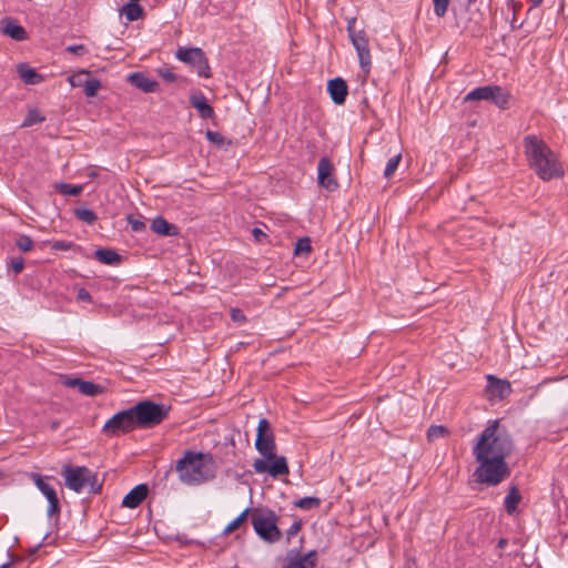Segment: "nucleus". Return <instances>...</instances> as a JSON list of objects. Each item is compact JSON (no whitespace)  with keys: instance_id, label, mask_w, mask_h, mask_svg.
Here are the masks:
<instances>
[{"instance_id":"8","label":"nucleus","mask_w":568,"mask_h":568,"mask_svg":"<svg viewBox=\"0 0 568 568\" xmlns=\"http://www.w3.org/2000/svg\"><path fill=\"white\" fill-rule=\"evenodd\" d=\"M134 429L138 428L131 407L114 414L102 427V432L110 437L126 434Z\"/></svg>"},{"instance_id":"45","label":"nucleus","mask_w":568,"mask_h":568,"mask_svg":"<svg viewBox=\"0 0 568 568\" xmlns=\"http://www.w3.org/2000/svg\"><path fill=\"white\" fill-rule=\"evenodd\" d=\"M159 75L168 82L175 81V73L168 67H161L158 69Z\"/></svg>"},{"instance_id":"31","label":"nucleus","mask_w":568,"mask_h":568,"mask_svg":"<svg viewBox=\"0 0 568 568\" xmlns=\"http://www.w3.org/2000/svg\"><path fill=\"white\" fill-rule=\"evenodd\" d=\"M55 189H57V191H59V193H61L63 195H72V196H78L83 190L82 185L70 184V183H58L55 185Z\"/></svg>"},{"instance_id":"32","label":"nucleus","mask_w":568,"mask_h":568,"mask_svg":"<svg viewBox=\"0 0 568 568\" xmlns=\"http://www.w3.org/2000/svg\"><path fill=\"white\" fill-rule=\"evenodd\" d=\"M74 215L77 216V219L88 224H93L98 219L97 214L92 210L87 207L75 209Z\"/></svg>"},{"instance_id":"25","label":"nucleus","mask_w":568,"mask_h":568,"mask_svg":"<svg viewBox=\"0 0 568 568\" xmlns=\"http://www.w3.org/2000/svg\"><path fill=\"white\" fill-rule=\"evenodd\" d=\"M510 100V94L500 85H491L490 102L499 109H506Z\"/></svg>"},{"instance_id":"51","label":"nucleus","mask_w":568,"mask_h":568,"mask_svg":"<svg viewBox=\"0 0 568 568\" xmlns=\"http://www.w3.org/2000/svg\"><path fill=\"white\" fill-rule=\"evenodd\" d=\"M300 528H301V524H300L298 521H294V523L291 525V527L288 528V530H287V536H288V538H290V537H292V536H294V535H296V534H297V531L300 530Z\"/></svg>"},{"instance_id":"52","label":"nucleus","mask_w":568,"mask_h":568,"mask_svg":"<svg viewBox=\"0 0 568 568\" xmlns=\"http://www.w3.org/2000/svg\"><path fill=\"white\" fill-rule=\"evenodd\" d=\"M252 233H253L254 237H255L257 241H260L262 236H263V237H265V236H266V234H265L262 230H260V229H257V227L253 229Z\"/></svg>"},{"instance_id":"15","label":"nucleus","mask_w":568,"mask_h":568,"mask_svg":"<svg viewBox=\"0 0 568 568\" xmlns=\"http://www.w3.org/2000/svg\"><path fill=\"white\" fill-rule=\"evenodd\" d=\"M255 448L263 456L262 459L271 460L275 458L276 444L273 434L256 435Z\"/></svg>"},{"instance_id":"10","label":"nucleus","mask_w":568,"mask_h":568,"mask_svg":"<svg viewBox=\"0 0 568 568\" xmlns=\"http://www.w3.org/2000/svg\"><path fill=\"white\" fill-rule=\"evenodd\" d=\"M253 469L256 474L268 473L273 478L288 474V466L284 456H276L275 458L267 459H255L253 463Z\"/></svg>"},{"instance_id":"9","label":"nucleus","mask_w":568,"mask_h":568,"mask_svg":"<svg viewBox=\"0 0 568 568\" xmlns=\"http://www.w3.org/2000/svg\"><path fill=\"white\" fill-rule=\"evenodd\" d=\"M30 479L37 486V488L42 493V495L47 498L49 506L47 509L48 517H52L59 515L61 511L60 501L57 495L55 489L51 486L45 479L48 477H43L38 473H31L29 475Z\"/></svg>"},{"instance_id":"18","label":"nucleus","mask_w":568,"mask_h":568,"mask_svg":"<svg viewBox=\"0 0 568 568\" xmlns=\"http://www.w3.org/2000/svg\"><path fill=\"white\" fill-rule=\"evenodd\" d=\"M149 487L146 484H139L132 488L123 498L122 506L126 508H136L148 496Z\"/></svg>"},{"instance_id":"38","label":"nucleus","mask_w":568,"mask_h":568,"mask_svg":"<svg viewBox=\"0 0 568 568\" xmlns=\"http://www.w3.org/2000/svg\"><path fill=\"white\" fill-rule=\"evenodd\" d=\"M89 75H90L89 71H80L79 73L72 74L71 77H69V82H70L71 87H73V88L83 87L84 79Z\"/></svg>"},{"instance_id":"48","label":"nucleus","mask_w":568,"mask_h":568,"mask_svg":"<svg viewBox=\"0 0 568 568\" xmlns=\"http://www.w3.org/2000/svg\"><path fill=\"white\" fill-rule=\"evenodd\" d=\"M77 300L80 302L90 303L92 301V296L85 288L81 287L77 292Z\"/></svg>"},{"instance_id":"54","label":"nucleus","mask_w":568,"mask_h":568,"mask_svg":"<svg viewBox=\"0 0 568 568\" xmlns=\"http://www.w3.org/2000/svg\"><path fill=\"white\" fill-rule=\"evenodd\" d=\"M531 2L534 7H537L542 2V0H531Z\"/></svg>"},{"instance_id":"21","label":"nucleus","mask_w":568,"mask_h":568,"mask_svg":"<svg viewBox=\"0 0 568 568\" xmlns=\"http://www.w3.org/2000/svg\"><path fill=\"white\" fill-rule=\"evenodd\" d=\"M129 80L132 85H134L138 89H141L144 92H153L158 87V83L154 80L146 77L142 72H134L130 74Z\"/></svg>"},{"instance_id":"23","label":"nucleus","mask_w":568,"mask_h":568,"mask_svg":"<svg viewBox=\"0 0 568 568\" xmlns=\"http://www.w3.org/2000/svg\"><path fill=\"white\" fill-rule=\"evenodd\" d=\"M17 72L26 84L34 85L43 81V77L27 63H20L17 67Z\"/></svg>"},{"instance_id":"14","label":"nucleus","mask_w":568,"mask_h":568,"mask_svg":"<svg viewBox=\"0 0 568 568\" xmlns=\"http://www.w3.org/2000/svg\"><path fill=\"white\" fill-rule=\"evenodd\" d=\"M487 389L491 397L504 399L511 393V385L506 379H500L494 375H487Z\"/></svg>"},{"instance_id":"27","label":"nucleus","mask_w":568,"mask_h":568,"mask_svg":"<svg viewBox=\"0 0 568 568\" xmlns=\"http://www.w3.org/2000/svg\"><path fill=\"white\" fill-rule=\"evenodd\" d=\"M120 12L128 21H135L142 17L143 8L138 2L130 1L121 8Z\"/></svg>"},{"instance_id":"24","label":"nucleus","mask_w":568,"mask_h":568,"mask_svg":"<svg viewBox=\"0 0 568 568\" xmlns=\"http://www.w3.org/2000/svg\"><path fill=\"white\" fill-rule=\"evenodd\" d=\"M94 257L105 265H118L121 262V255L112 248H98Z\"/></svg>"},{"instance_id":"44","label":"nucleus","mask_w":568,"mask_h":568,"mask_svg":"<svg viewBox=\"0 0 568 568\" xmlns=\"http://www.w3.org/2000/svg\"><path fill=\"white\" fill-rule=\"evenodd\" d=\"M65 51L79 57H82L89 52L85 45L83 44H71L65 48Z\"/></svg>"},{"instance_id":"4","label":"nucleus","mask_w":568,"mask_h":568,"mask_svg":"<svg viewBox=\"0 0 568 568\" xmlns=\"http://www.w3.org/2000/svg\"><path fill=\"white\" fill-rule=\"evenodd\" d=\"M61 474L65 486L75 493L89 488V491L97 494L102 488V485L98 483L97 475L84 466L64 465Z\"/></svg>"},{"instance_id":"36","label":"nucleus","mask_w":568,"mask_h":568,"mask_svg":"<svg viewBox=\"0 0 568 568\" xmlns=\"http://www.w3.org/2000/svg\"><path fill=\"white\" fill-rule=\"evenodd\" d=\"M311 250H312L311 240H310V237L304 236V237H301L297 240V242L295 244L294 252L296 255H301L304 253H310Z\"/></svg>"},{"instance_id":"56","label":"nucleus","mask_w":568,"mask_h":568,"mask_svg":"<svg viewBox=\"0 0 568 568\" xmlns=\"http://www.w3.org/2000/svg\"><path fill=\"white\" fill-rule=\"evenodd\" d=\"M6 566H7V564H2V565L0 566V568H4Z\"/></svg>"},{"instance_id":"53","label":"nucleus","mask_w":568,"mask_h":568,"mask_svg":"<svg viewBox=\"0 0 568 568\" xmlns=\"http://www.w3.org/2000/svg\"><path fill=\"white\" fill-rule=\"evenodd\" d=\"M189 273H199V266L197 265H191L189 268Z\"/></svg>"},{"instance_id":"55","label":"nucleus","mask_w":568,"mask_h":568,"mask_svg":"<svg viewBox=\"0 0 568 568\" xmlns=\"http://www.w3.org/2000/svg\"><path fill=\"white\" fill-rule=\"evenodd\" d=\"M506 544H507V541L505 539H500L498 542V546L504 547Z\"/></svg>"},{"instance_id":"35","label":"nucleus","mask_w":568,"mask_h":568,"mask_svg":"<svg viewBox=\"0 0 568 568\" xmlns=\"http://www.w3.org/2000/svg\"><path fill=\"white\" fill-rule=\"evenodd\" d=\"M44 121V116L38 110H30L22 122V126H32Z\"/></svg>"},{"instance_id":"22","label":"nucleus","mask_w":568,"mask_h":568,"mask_svg":"<svg viewBox=\"0 0 568 568\" xmlns=\"http://www.w3.org/2000/svg\"><path fill=\"white\" fill-rule=\"evenodd\" d=\"M151 230L161 236H173L178 234V227L169 223L164 217L156 216L151 223Z\"/></svg>"},{"instance_id":"33","label":"nucleus","mask_w":568,"mask_h":568,"mask_svg":"<svg viewBox=\"0 0 568 568\" xmlns=\"http://www.w3.org/2000/svg\"><path fill=\"white\" fill-rule=\"evenodd\" d=\"M320 505H321V499L317 497H312V496L303 497L295 503L296 507L304 509V510H311L313 508L318 507Z\"/></svg>"},{"instance_id":"20","label":"nucleus","mask_w":568,"mask_h":568,"mask_svg":"<svg viewBox=\"0 0 568 568\" xmlns=\"http://www.w3.org/2000/svg\"><path fill=\"white\" fill-rule=\"evenodd\" d=\"M293 550L288 554V562L283 568H314L316 561V551L311 550L304 556H298L296 552V558H291L293 555Z\"/></svg>"},{"instance_id":"17","label":"nucleus","mask_w":568,"mask_h":568,"mask_svg":"<svg viewBox=\"0 0 568 568\" xmlns=\"http://www.w3.org/2000/svg\"><path fill=\"white\" fill-rule=\"evenodd\" d=\"M327 91L335 104H343L348 93V87L344 79L335 78L328 81Z\"/></svg>"},{"instance_id":"1","label":"nucleus","mask_w":568,"mask_h":568,"mask_svg":"<svg viewBox=\"0 0 568 568\" xmlns=\"http://www.w3.org/2000/svg\"><path fill=\"white\" fill-rule=\"evenodd\" d=\"M514 443L507 429L498 419L489 420L473 447L478 466L474 478L479 484L497 486L510 475L506 462L511 454Z\"/></svg>"},{"instance_id":"6","label":"nucleus","mask_w":568,"mask_h":568,"mask_svg":"<svg viewBox=\"0 0 568 568\" xmlns=\"http://www.w3.org/2000/svg\"><path fill=\"white\" fill-rule=\"evenodd\" d=\"M252 525L261 539L267 542H276L282 534L277 527V517L274 511L254 513L252 515Z\"/></svg>"},{"instance_id":"39","label":"nucleus","mask_w":568,"mask_h":568,"mask_svg":"<svg viewBox=\"0 0 568 568\" xmlns=\"http://www.w3.org/2000/svg\"><path fill=\"white\" fill-rule=\"evenodd\" d=\"M449 0H433L434 12L438 18L446 14Z\"/></svg>"},{"instance_id":"42","label":"nucleus","mask_w":568,"mask_h":568,"mask_svg":"<svg viewBox=\"0 0 568 568\" xmlns=\"http://www.w3.org/2000/svg\"><path fill=\"white\" fill-rule=\"evenodd\" d=\"M230 316H231V320L239 325L246 323V316L240 308H236V307L231 308Z\"/></svg>"},{"instance_id":"41","label":"nucleus","mask_w":568,"mask_h":568,"mask_svg":"<svg viewBox=\"0 0 568 568\" xmlns=\"http://www.w3.org/2000/svg\"><path fill=\"white\" fill-rule=\"evenodd\" d=\"M248 508L244 509L235 519H233L225 528L224 532L233 531L245 519L248 514Z\"/></svg>"},{"instance_id":"13","label":"nucleus","mask_w":568,"mask_h":568,"mask_svg":"<svg viewBox=\"0 0 568 568\" xmlns=\"http://www.w3.org/2000/svg\"><path fill=\"white\" fill-rule=\"evenodd\" d=\"M332 172L333 164L329 159L326 156L321 158L317 163V182L327 191H334L338 186L336 180L332 176Z\"/></svg>"},{"instance_id":"40","label":"nucleus","mask_w":568,"mask_h":568,"mask_svg":"<svg viewBox=\"0 0 568 568\" xmlns=\"http://www.w3.org/2000/svg\"><path fill=\"white\" fill-rule=\"evenodd\" d=\"M8 265L12 268L14 274H20L24 267V260L21 256L11 257Z\"/></svg>"},{"instance_id":"26","label":"nucleus","mask_w":568,"mask_h":568,"mask_svg":"<svg viewBox=\"0 0 568 568\" xmlns=\"http://www.w3.org/2000/svg\"><path fill=\"white\" fill-rule=\"evenodd\" d=\"M491 94V85L477 87L469 91L465 97V102L470 101H489Z\"/></svg>"},{"instance_id":"37","label":"nucleus","mask_w":568,"mask_h":568,"mask_svg":"<svg viewBox=\"0 0 568 568\" xmlns=\"http://www.w3.org/2000/svg\"><path fill=\"white\" fill-rule=\"evenodd\" d=\"M16 245L20 251L29 252L33 247V241L30 236L22 234L17 239Z\"/></svg>"},{"instance_id":"3","label":"nucleus","mask_w":568,"mask_h":568,"mask_svg":"<svg viewBox=\"0 0 568 568\" xmlns=\"http://www.w3.org/2000/svg\"><path fill=\"white\" fill-rule=\"evenodd\" d=\"M216 464L209 453L186 450L180 458V481L199 486L215 477Z\"/></svg>"},{"instance_id":"50","label":"nucleus","mask_w":568,"mask_h":568,"mask_svg":"<svg viewBox=\"0 0 568 568\" xmlns=\"http://www.w3.org/2000/svg\"><path fill=\"white\" fill-rule=\"evenodd\" d=\"M355 23H356L355 18H352L347 21V33H348L349 38L358 32L355 30Z\"/></svg>"},{"instance_id":"47","label":"nucleus","mask_w":568,"mask_h":568,"mask_svg":"<svg viewBox=\"0 0 568 568\" xmlns=\"http://www.w3.org/2000/svg\"><path fill=\"white\" fill-rule=\"evenodd\" d=\"M273 434L271 432L270 423L266 418H261L257 425V433L256 435H268Z\"/></svg>"},{"instance_id":"49","label":"nucleus","mask_w":568,"mask_h":568,"mask_svg":"<svg viewBox=\"0 0 568 568\" xmlns=\"http://www.w3.org/2000/svg\"><path fill=\"white\" fill-rule=\"evenodd\" d=\"M72 247V243L68 241H57L53 243L52 248L59 251H68Z\"/></svg>"},{"instance_id":"19","label":"nucleus","mask_w":568,"mask_h":568,"mask_svg":"<svg viewBox=\"0 0 568 568\" xmlns=\"http://www.w3.org/2000/svg\"><path fill=\"white\" fill-rule=\"evenodd\" d=\"M191 105L199 112L202 119H211L214 115L213 108L209 104L201 91H193L190 95Z\"/></svg>"},{"instance_id":"12","label":"nucleus","mask_w":568,"mask_h":568,"mask_svg":"<svg viewBox=\"0 0 568 568\" xmlns=\"http://www.w3.org/2000/svg\"><path fill=\"white\" fill-rule=\"evenodd\" d=\"M352 44L354 45L357 57L359 60V65L362 70L366 73L369 72L372 65L371 52L368 47V40L363 30L358 31L356 34L349 38Z\"/></svg>"},{"instance_id":"34","label":"nucleus","mask_w":568,"mask_h":568,"mask_svg":"<svg viewBox=\"0 0 568 568\" xmlns=\"http://www.w3.org/2000/svg\"><path fill=\"white\" fill-rule=\"evenodd\" d=\"M400 160H402L400 154H396V155L392 156L390 159H388L385 170H384V176L386 179H389L393 176V174L395 173V171L397 170V168L399 165Z\"/></svg>"},{"instance_id":"2","label":"nucleus","mask_w":568,"mask_h":568,"mask_svg":"<svg viewBox=\"0 0 568 568\" xmlns=\"http://www.w3.org/2000/svg\"><path fill=\"white\" fill-rule=\"evenodd\" d=\"M525 155L529 166L544 181L561 178L564 169L555 153L541 139L536 135L524 138Z\"/></svg>"},{"instance_id":"30","label":"nucleus","mask_w":568,"mask_h":568,"mask_svg":"<svg viewBox=\"0 0 568 568\" xmlns=\"http://www.w3.org/2000/svg\"><path fill=\"white\" fill-rule=\"evenodd\" d=\"M83 87H84L85 95L88 98H93L97 95L99 89L101 88V82H100V80H98L95 78H90V75H89L84 79Z\"/></svg>"},{"instance_id":"16","label":"nucleus","mask_w":568,"mask_h":568,"mask_svg":"<svg viewBox=\"0 0 568 568\" xmlns=\"http://www.w3.org/2000/svg\"><path fill=\"white\" fill-rule=\"evenodd\" d=\"M1 32L10 37L11 39L16 41H23L27 40L28 33L26 29L18 24L17 21L10 17H6L1 20Z\"/></svg>"},{"instance_id":"46","label":"nucleus","mask_w":568,"mask_h":568,"mask_svg":"<svg viewBox=\"0 0 568 568\" xmlns=\"http://www.w3.org/2000/svg\"><path fill=\"white\" fill-rule=\"evenodd\" d=\"M128 223L131 225V229L134 232H141V231L145 230V223L143 221H141L140 219H135L132 215L128 216Z\"/></svg>"},{"instance_id":"29","label":"nucleus","mask_w":568,"mask_h":568,"mask_svg":"<svg viewBox=\"0 0 568 568\" xmlns=\"http://www.w3.org/2000/svg\"><path fill=\"white\" fill-rule=\"evenodd\" d=\"M205 136L212 144L220 149H226L231 144V141L217 131L207 130Z\"/></svg>"},{"instance_id":"5","label":"nucleus","mask_w":568,"mask_h":568,"mask_svg":"<svg viewBox=\"0 0 568 568\" xmlns=\"http://www.w3.org/2000/svg\"><path fill=\"white\" fill-rule=\"evenodd\" d=\"M131 408L138 429L154 427L162 423L168 415L162 404H155L151 400H141Z\"/></svg>"},{"instance_id":"43","label":"nucleus","mask_w":568,"mask_h":568,"mask_svg":"<svg viewBox=\"0 0 568 568\" xmlns=\"http://www.w3.org/2000/svg\"><path fill=\"white\" fill-rule=\"evenodd\" d=\"M446 429L443 426L433 425L427 430V437L433 440L442 437L445 434Z\"/></svg>"},{"instance_id":"7","label":"nucleus","mask_w":568,"mask_h":568,"mask_svg":"<svg viewBox=\"0 0 568 568\" xmlns=\"http://www.w3.org/2000/svg\"><path fill=\"white\" fill-rule=\"evenodd\" d=\"M180 62L187 65L200 78L207 79L211 77L209 60L201 48L180 47Z\"/></svg>"},{"instance_id":"11","label":"nucleus","mask_w":568,"mask_h":568,"mask_svg":"<svg viewBox=\"0 0 568 568\" xmlns=\"http://www.w3.org/2000/svg\"><path fill=\"white\" fill-rule=\"evenodd\" d=\"M62 385L69 388H78V390L85 396H98L104 393L105 388L97 383L91 381H84L79 377L72 376H62L61 378Z\"/></svg>"},{"instance_id":"28","label":"nucleus","mask_w":568,"mask_h":568,"mask_svg":"<svg viewBox=\"0 0 568 568\" xmlns=\"http://www.w3.org/2000/svg\"><path fill=\"white\" fill-rule=\"evenodd\" d=\"M520 499H521V496L518 493L517 487L513 486L504 499V506H505L506 511L508 514H513L516 510L517 505L520 501Z\"/></svg>"}]
</instances>
